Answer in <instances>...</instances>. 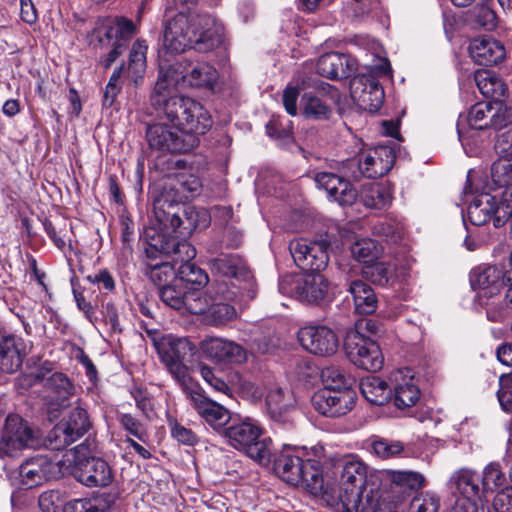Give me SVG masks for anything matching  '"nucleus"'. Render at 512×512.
<instances>
[{"label":"nucleus","instance_id":"f257e3e1","mask_svg":"<svg viewBox=\"0 0 512 512\" xmlns=\"http://www.w3.org/2000/svg\"><path fill=\"white\" fill-rule=\"evenodd\" d=\"M201 190V180L193 174L178 173L169 177L153 203L155 219L159 225L157 232H173L188 237L200 225L201 217L203 225H206L205 212L200 213L194 206L183 203L198 196Z\"/></svg>","mask_w":512,"mask_h":512},{"label":"nucleus","instance_id":"f03ea898","mask_svg":"<svg viewBox=\"0 0 512 512\" xmlns=\"http://www.w3.org/2000/svg\"><path fill=\"white\" fill-rule=\"evenodd\" d=\"M176 83L170 69L160 71L150 95L152 107L182 133L205 134L212 126L211 116L201 103L178 95Z\"/></svg>","mask_w":512,"mask_h":512},{"label":"nucleus","instance_id":"7ed1b4c3","mask_svg":"<svg viewBox=\"0 0 512 512\" xmlns=\"http://www.w3.org/2000/svg\"><path fill=\"white\" fill-rule=\"evenodd\" d=\"M224 40V27L213 16L206 13H178L165 26L164 46L167 51L178 54L187 48L207 53Z\"/></svg>","mask_w":512,"mask_h":512},{"label":"nucleus","instance_id":"20e7f679","mask_svg":"<svg viewBox=\"0 0 512 512\" xmlns=\"http://www.w3.org/2000/svg\"><path fill=\"white\" fill-rule=\"evenodd\" d=\"M148 238L146 254L149 258L164 254L182 263L177 271V280L181 284L185 282L200 288L209 283L206 271L191 262L196 256V249L186 240V237L178 233L153 230V234H148Z\"/></svg>","mask_w":512,"mask_h":512},{"label":"nucleus","instance_id":"39448f33","mask_svg":"<svg viewBox=\"0 0 512 512\" xmlns=\"http://www.w3.org/2000/svg\"><path fill=\"white\" fill-rule=\"evenodd\" d=\"M263 429L252 418L241 417L234 414L230 425L223 430V438L238 451L244 452L248 457L258 463L270 461V439L261 438Z\"/></svg>","mask_w":512,"mask_h":512},{"label":"nucleus","instance_id":"423d86ee","mask_svg":"<svg viewBox=\"0 0 512 512\" xmlns=\"http://www.w3.org/2000/svg\"><path fill=\"white\" fill-rule=\"evenodd\" d=\"M279 290L284 295L312 305H324L333 298L331 284L321 273L285 275L279 281Z\"/></svg>","mask_w":512,"mask_h":512},{"label":"nucleus","instance_id":"0eeeda50","mask_svg":"<svg viewBox=\"0 0 512 512\" xmlns=\"http://www.w3.org/2000/svg\"><path fill=\"white\" fill-rule=\"evenodd\" d=\"M135 33V26L131 20L115 18L107 20L93 30L91 44L94 47H110L109 53L100 58V63L108 69L127 48V42Z\"/></svg>","mask_w":512,"mask_h":512},{"label":"nucleus","instance_id":"6e6552de","mask_svg":"<svg viewBox=\"0 0 512 512\" xmlns=\"http://www.w3.org/2000/svg\"><path fill=\"white\" fill-rule=\"evenodd\" d=\"M156 349L162 363L180 384L182 390L195 384L189 376L186 359L193 355L195 347L185 337L167 335L156 342Z\"/></svg>","mask_w":512,"mask_h":512},{"label":"nucleus","instance_id":"1a4fd4ad","mask_svg":"<svg viewBox=\"0 0 512 512\" xmlns=\"http://www.w3.org/2000/svg\"><path fill=\"white\" fill-rule=\"evenodd\" d=\"M512 214V185L501 193L498 202L496 196L482 193L474 198L468 207V218L475 226H481L493 220L495 227L503 226Z\"/></svg>","mask_w":512,"mask_h":512},{"label":"nucleus","instance_id":"9d476101","mask_svg":"<svg viewBox=\"0 0 512 512\" xmlns=\"http://www.w3.org/2000/svg\"><path fill=\"white\" fill-rule=\"evenodd\" d=\"M361 329H363L362 324L347 332L344 341L346 355L357 367L376 372L384 363L382 352L375 341L360 332Z\"/></svg>","mask_w":512,"mask_h":512},{"label":"nucleus","instance_id":"9b49d317","mask_svg":"<svg viewBox=\"0 0 512 512\" xmlns=\"http://www.w3.org/2000/svg\"><path fill=\"white\" fill-rule=\"evenodd\" d=\"M92 423L86 409L77 406L73 408L67 418L54 426L47 435V446L51 450H63L84 436L91 428Z\"/></svg>","mask_w":512,"mask_h":512},{"label":"nucleus","instance_id":"f8f14e48","mask_svg":"<svg viewBox=\"0 0 512 512\" xmlns=\"http://www.w3.org/2000/svg\"><path fill=\"white\" fill-rule=\"evenodd\" d=\"M146 138L152 149L170 153H187L199 144L197 136L182 133L175 127L164 123L149 125L146 130Z\"/></svg>","mask_w":512,"mask_h":512},{"label":"nucleus","instance_id":"ddd939ff","mask_svg":"<svg viewBox=\"0 0 512 512\" xmlns=\"http://www.w3.org/2000/svg\"><path fill=\"white\" fill-rule=\"evenodd\" d=\"M396 156L389 146H377L359 154L351 162L358 170H353L351 178L359 180L361 177L379 178L387 174L394 165Z\"/></svg>","mask_w":512,"mask_h":512},{"label":"nucleus","instance_id":"4468645a","mask_svg":"<svg viewBox=\"0 0 512 512\" xmlns=\"http://www.w3.org/2000/svg\"><path fill=\"white\" fill-rule=\"evenodd\" d=\"M38 440L28 423L18 415L6 418L4 431L0 437V457H15L24 448H34Z\"/></svg>","mask_w":512,"mask_h":512},{"label":"nucleus","instance_id":"2eb2a0df","mask_svg":"<svg viewBox=\"0 0 512 512\" xmlns=\"http://www.w3.org/2000/svg\"><path fill=\"white\" fill-rule=\"evenodd\" d=\"M183 392L205 422L220 436H223V430L230 425L234 414H231L222 405L205 397L196 383L187 387Z\"/></svg>","mask_w":512,"mask_h":512},{"label":"nucleus","instance_id":"dca6fc26","mask_svg":"<svg viewBox=\"0 0 512 512\" xmlns=\"http://www.w3.org/2000/svg\"><path fill=\"white\" fill-rule=\"evenodd\" d=\"M326 242H308L294 239L289 243V251L294 263L307 273H320L329 262Z\"/></svg>","mask_w":512,"mask_h":512},{"label":"nucleus","instance_id":"f3484780","mask_svg":"<svg viewBox=\"0 0 512 512\" xmlns=\"http://www.w3.org/2000/svg\"><path fill=\"white\" fill-rule=\"evenodd\" d=\"M326 242H308L294 239L289 243V251L294 263L307 273H320L329 262Z\"/></svg>","mask_w":512,"mask_h":512},{"label":"nucleus","instance_id":"a211bd4d","mask_svg":"<svg viewBox=\"0 0 512 512\" xmlns=\"http://www.w3.org/2000/svg\"><path fill=\"white\" fill-rule=\"evenodd\" d=\"M48 372L49 369L45 370L43 365L35 374V379L46 390L49 411H59L69 406L70 398L74 394L75 388L64 373L55 372L46 376Z\"/></svg>","mask_w":512,"mask_h":512},{"label":"nucleus","instance_id":"6ab92c4d","mask_svg":"<svg viewBox=\"0 0 512 512\" xmlns=\"http://www.w3.org/2000/svg\"><path fill=\"white\" fill-rule=\"evenodd\" d=\"M356 401L354 390L320 389L311 399L314 409L325 417H341L349 413Z\"/></svg>","mask_w":512,"mask_h":512},{"label":"nucleus","instance_id":"aec40b11","mask_svg":"<svg viewBox=\"0 0 512 512\" xmlns=\"http://www.w3.org/2000/svg\"><path fill=\"white\" fill-rule=\"evenodd\" d=\"M159 297L167 306L175 309H185L191 314L201 315L206 309L205 297L198 289L187 290L177 279L170 285H164L159 290Z\"/></svg>","mask_w":512,"mask_h":512},{"label":"nucleus","instance_id":"412c9836","mask_svg":"<svg viewBox=\"0 0 512 512\" xmlns=\"http://www.w3.org/2000/svg\"><path fill=\"white\" fill-rule=\"evenodd\" d=\"M506 271L495 265H480L470 272V284L478 291L482 305H489L488 300L499 295L505 287Z\"/></svg>","mask_w":512,"mask_h":512},{"label":"nucleus","instance_id":"4be33fe9","mask_svg":"<svg viewBox=\"0 0 512 512\" xmlns=\"http://www.w3.org/2000/svg\"><path fill=\"white\" fill-rule=\"evenodd\" d=\"M298 340L305 350L322 357L334 355L339 347V340L335 332L322 325L301 328L298 332Z\"/></svg>","mask_w":512,"mask_h":512},{"label":"nucleus","instance_id":"5701e85b","mask_svg":"<svg viewBox=\"0 0 512 512\" xmlns=\"http://www.w3.org/2000/svg\"><path fill=\"white\" fill-rule=\"evenodd\" d=\"M509 117L502 112L501 103L482 101L470 107L465 121L471 129L501 130L509 125Z\"/></svg>","mask_w":512,"mask_h":512},{"label":"nucleus","instance_id":"b1692460","mask_svg":"<svg viewBox=\"0 0 512 512\" xmlns=\"http://www.w3.org/2000/svg\"><path fill=\"white\" fill-rule=\"evenodd\" d=\"M351 96L356 104L369 112H376L384 102V90L377 79L358 75L350 82Z\"/></svg>","mask_w":512,"mask_h":512},{"label":"nucleus","instance_id":"393cba45","mask_svg":"<svg viewBox=\"0 0 512 512\" xmlns=\"http://www.w3.org/2000/svg\"><path fill=\"white\" fill-rule=\"evenodd\" d=\"M299 457L293 446L284 445L274 458L273 469L275 474L286 483L294 486L301 485L306 489L307 474L304 472L306 466H303Z\"/></svg>","mask_w":512,"mask_h":512},{"label":"nucleus","instance_id":"a878e982","mask_svg":"<svg viewBox=\"0 0 512 512\" xmlns=\"http://www.w3.org/2000/svg\"><path fill=\"white\" fill-rule=\"evenodd\" d=\"M212 272L222 276L243 282L249 288V298L255 297V291L251 290L254 284V277L246 262L238 254H220L209 261Z\"/></svg>","mask_w":512,"mask_h":512},{"label":"nucleus","instance_id":"bb28decb","mask_svg":"<svg viewBox=\"0 0 512 512\" xmlns=\"http://www.w3.org/2000/svg\"><path fill=\"white\" fill-rule=\"evenodd\" d=\"M74 477L87 487H106L114 479L110 465L103 459L89 457L79 461L74 468Z\"/></svg>","mask_w":512,"mask_h":512},{"label":"nucleus","instance_id":"cd10ccee","mask_svg":"<svg viewBox=\"0 0 512 512\" xmlns=\"http://www.w3.org/2000/svg\"><path fill=\"white\" fill-rule=\"evenodd\" d=\"M295 453H297L303 466L305 474H307L306 490L315 496L323 491V475L321 463L324 458V449L321 446H313L310 449L306 447L293 446Z\"/></svg>","mask_w":512,"mask_h":512},{"label":"nucleus","instance_id":"c85d7f7f","mask_svg":"<svg viewBox=\"0 0 512 512\" xmlns=\"http://www.w3.org/2000/svg\"><path fill=\"white\" fill-rule=\"evenodd\" d=\"M29 353L26 341L14 334L0 337V371L14 373L21 368L23 360Z\"/></svg>","mask_w":512,"mask_h":512},{"label":"nucleus","instance_id":"c756f323","mask_svg":"<svg viewBox=\"0 0 512 512\" xmlns=\"http://www.w3.org/2000/svg\"><path fill=\"white\" fill-rule=\"evenodd\" d=\"M207 357L220 363L242 364L247 360V351L239 344L223 338H210L202 342Z\"/></svg>","mask_w":512,"mask_h":512},{"label":"nucleus","instance_id":"7c9ffc66","mask_svg":"<svg viewBox=\"0 0 512 512\" xmlns=\"http://www.w3.org/2000/svg\"><path fill=\"white\" fill-rule=\"evenodd\" d=\"M314 180L318 188L325 190L329 197L341 205H352L357 198V192L351 183L334 173L318 172Z\"/></svg>","mask_w":512,"mask_h":512},{"label":"nucleus","instance_id":"2f4dec72","mask_svg":"<svg viewBox=\"0 0 512 512\" xmlns=\"http://www.w3.org/2000/svg\"><path fill=\"white\" fill-rule=\"evenodd\" d=\"M57 465L47 456L38 455L19 467L21 482L27 488L41 485L55 477Z\"/></svg>","mask_w":512,"mask_h":512},{"label":"nucleus","instance_id":"473e14b6","mask_svg":"<svg viewBox=\"0 0 512 512\" xmlns=\"http://www.w3.org/2000/svg\"><path fill=\"white\" fill-rule=\"evenodd\" d=\"M266 408L270 418L281 424L293 425L291 412L293 411L295 399L289 389L271 387L266 395Z\"/></svg>","mask_w":512,"mask_h":512},{"label":"nucleus","instance_id":"72a5a7b5","mask_svg":"<svg viewBox=\"0 0 512 512\" xmlns=\"http://www.w3.org/2000/svg\"><path fill=\"white\" fill-rule=\"evenodd\" d=\"M316 69L318 74L328 79H346L355 71V63L346 54L330 52L318 59Z\"/></svg>","mask_w":512,"mask_h":512},{"label":"nucleus","instance_id":"f704fd0d","mask_svg":"<svg viewBox=\"0 0 512 512\" xmlns=\"http://www.w3.org/2000/svg\"><path fill=\"white\" fill-rule=\"evenodd\" d=\"M469 53L475 63L483 66L497 65L505 58V48L494 38H476L469 46Z\"/></svg>","mask_w":512,"mask_h":512},{"label":"nucleus","instance_id":"c9c22d12","mask_svg":"<svg viewBox=\"0 0 512 512\" xmlns=\"http://www.w3.org/2000/svg\"><path fill=\"white\" fill-rule=\"evenodd\" d=\"M365 492V488L353 487L352 485L343 486L342 483H326L323 481V491L319 493L328 505L335 507L341 504L343 509L355 507V499L361 493Z\"/></svg>","mask_w":512,"mask_h":512},{"label":"nucleus","instance_id":"e433bc0d","mask_svg":"<svg viewBox=\"0 0 512 512\" xmlns=\"http://www.w3.org/2000/svg\"><path fill=\"white\" fill-rule=\"evenodd\" d=\"M450 481L469 502H477L484 495L482 485H479L480 477L475 471L462 468L453 474Z\"/></svg>","mask_w":512,"mask_h":512},{"label":"nucleus","instance_id":"4c0bfd02","mask_svg":"<svg viewBox=\"0 0 512 512\" xmlns=\"http://www.w3.org/2000/svg\"><path fill=\"white\" fill-rule=\"evenodd\" d=\"M474 80L482 95L491 98L492 102L502 103V98L507 92V85L493 71L477 70Z\"/></svg>","mask_w":512,"mask_h":512},{"label":"nucleus","instance_id":"58836bf2","mask_svg":"<svg viewBox=\"0 0 512 512\" xmlns=\"http://www.w3.org/2000/svg\"><path fill=\"white\" fill-rule=\"evenodd\" d=\"M349 292L354 301L355 310L362 315H369L377 308V297L374 290L362 280H353L349 284Z\"/></svg>","mask_w":512,"mask_h":512},{"label":"nucleus","instance_id":"ea45409f","mask_svg":"<svg viewBox=\"0 0 512 512\" xmlns=\"http://www.w3.org/2000/svg\"><path fill=\"white\" fill-rule=\"evenodd\" d=\"M360 390L364 398L374 405H384L392 397V389L386 381L377 376L362 378Z\"/></svg>","mask_w":512,"mask_h":512},{"label":"nucleus","instance_id":"a19ab883","mask_svg":"<svg viewBox=\"0 0 512 512\" xmlns=\"http://www.w3.org/2000/svg\"><path fill=\"white\" fill-rule=\"evenodd\" d=\"M362 275L373 284L393 287L398 281L394 265L385 262H373L362 269Z\"/></svg>","mask_w":512,"mask_h":512},{"label":"nucleus","instance_id":"79ce46f5","mask_svg":"<svg viewBox=\"0 0 512 512\" xmlns=\"http://www.w3.org/2000/svg\"><path fill=\"white\" fill-rule=\"evenodd\" d=\"M361 200L368 208L385 209L392 202L390 187L384 183H370L361 193Z\"/></svg>","mask_w":512,"mask_h":512},{"label":"nucleus","instance_id":"37998d69","mask_svg":"<svg viewBox=\"0 0 512 512\" xmlns=\"http://www.w3.org/2000/svg\"><path fill=\"white\" fill-rule=\"evenodd\" d=\"M301 112L307 119L327 120L332 114L331 107L312 92H305L301 98Z\"/></svg>","mask_w":512,"mask_h":512},{"label":"nucleus","instance_id":"c03bdc74","mask_svg":"<svg viewBox=\"0 0 512 512\" xmlns=\"http://www.w3.org/2000/svg\"><path fill=\"white\" fill-rule=\"evenodd\" d=\"M118 494L115 492H104L95 495L91 499H78L74 502L73 508L76 512H110L114 507Z\"/></svg>","mask_w":512,"mask_h":512},{"label":"nucleus","instance_id":"a18cd8bd","mask_svg":"<svg viewBox=\"0 0 512 512\" xmlns=\"http://www.w3.org/2000/svg\"><path fill=\"white\" fill-rule=\"evenodd\" d=\"M335 483H342L343 486L367 487L366 466L359 460H348L344 462L340 477Z\"/></svg>","mask_w":512,"mask_h":512},{"label":"nucleus","instance_id":"49530a36","mask_svg":"<svg viewBox=\"0 0 512 512\" xmlns=\"http://www.w3.org/2000/svg\"><path fill=\"white\" fill-rule=\"evenodd\" d=\"M321 379L324 384L323 389L331 390H353L352 387L356 380L344 369L338 366H328L322 369Z\"/></svg>","mask_w":512,"mask_h":512},{"label":"nucleus","instance_id":"de8ad7c7","mask_svg":"<svg viewBox=\"0 0 512 512\" xmlns=\"http://www.w3.org/2000/svg\"><path fill=\"white\" fill-rule=\"evenodd\" d=\"M183 78L193 87L213 88L218 79V72L209 63L200 62L193 66Z\"/></svg>","mask_w":512,"mask_h":512},{"label":"nucleus","instance_id":"09e8293b","mask_svg":"<svg viewBox=\"0 0 512 512\" xmlns=\"http://www.w3.org/2000/svg\"><path fill=\"white\" fill-rule=\"evenodd\" d=\"M206 309L201 314L206 315V320L215 326L226 324L236 319L237 311L231 302L215 301L211 305L205 299Z\"/></svg>","mask_w":512,"mask_h":512},{"label":"nucleus","instance_id":"8fccbe9b","mask_svg":"<svg viewBox=\"0 0 512 512\" xmlns=\"http://www.w3.org/2000/svg\"><path fill=\"white\" fill-rule=\"evenodd\" d=\"M425 479L414 471H393L391 473V490L393 492H412L423 487Z\"/></svg>","mask_w":512,"mask_h":512},{"label":"nucleus","instance_id":"3c124183","mask_svg":"<svg viewBox=\"0 0 512 512\" xmlns=\"http://www.w3.org/2000/svg\"><path fill=\"white\" fill-rule=\"evenodd\" d=\"M420 398V390L414 383L413 377L403 379L394 387V404L399 409L414 406Z\"/></svg>","mask_w":512,"mask_h":512},{"label":"nucleus","instance_id":"603ef678","mask_svg":"<svg viewBox=\"0 0 512 512\" xmlns=\"http://www.w3.org/2000/svg\"><path fill=\"white\" fill-rule=\"evenodd\" d=\"M144 273L151 279L156 285H162L167 282L172 276L175 275L173 266L163 260L157 261L161 257H169L168 255L158 254L156 258H149L147 254Z\"/></svg>","mask_w":512,"mask_h":512},{"label":"nucleus","instance_id":"864d4df0","mask_svg":"<svg viewBox=\"0 0 512 512\" xmlns=\"http://www.w3.org/2000/svg\"><path fill=\"white\" fill-rule=\"evenodd\" d=\"M43 226L45 232L58 249L63 252H66V250H72L71 240L68 238L72 228L67 221L63 220L58 223H53L52 221L45 219L43 221Z\"/></svg>","mask_w":512,"mask_h":512},{"label":"nucleus","instance_id":"5fc2aeb1","mask_svg":"<svg viewBox=\"0 0 512 512\" xmlns=\"http://www.w3.org/2000/svg\"><path fill=\"white\" fill-rule=\"evenodd\" d=\"M146 52L147 45L145 41L137 40L134 42L129 53L128 73L131 75L134 83L142 79L146 70Z\"/></svg>","mask_w":512,"mask_h":512},{"label":"nucleus","instance_id":"6e6d98bb","mask_svg":"<svg viewBox=\"0 0 512 512\" xmlns=\"http://www.w3.org/2000/svg\"><path fill=\"white\" fill-rule=\"evenodd\" d=\"M352 257L363 264L370 265L381 255V247L369 238L359 239L351 246Z\"/></svg>","mask_w":512,"mask_h":512},{"label":"nucleus","instance_id":"4d7b16f0","mask_svg":"<svg viewBox=\"0 0 512 512\" xmlns=\"http://www.w3.org/2000/svg\"><path fill=\"white\" fill-rule=\"evenodd\" d=\"M491 176L495 184L504 187L512 186V152L501 155L492 165Z\"/></svg>","mask_w":512,"mask_h":512},{"label":"nucleus","instance_id":"13d9d810","mask_svg":"<svg viewBox=\"0 0 512 512\" xmlns=\"http://www.w3.org/2000/svg\"><path fill=\"white\" fill-rule=\"evenodd\" d=\"M380 492L374 485L365 487V492L355 499V507H348L346 512H377L381 503L379 502Z\"/></svg>","mask_w":512,"mask_h":512},{"label":"nucleus","instance_id":"bf43d9fd","mask_svg":"<svg viewBox=\"0 0 512 512\" xmlns=\"http://www.w3.org/2000/svg\"><path fill=\"white\" fill-rule=\"evenodd\" d=\"M116 420L121 428L130 436L135 437L141 442H146L149 434L146 426L130 413L117 412Z\"/></svg>","mask_w":512,"mask_h":512},{"label":"nucleus","instance_id":"052dcab7","mask_svg":"<svg viewBox=\"0 0 512 512\" xmlns=\"http://www.w3.org/2000/svg\"><path fill=\"white\" fill-rule=\"evenodd\" d=\"M505 482L506 476L498 462H491L483 469L481 483L484 494L493 492L498 487L503 486Z\"/></svg>","mask_w":512,"mask_h":512},{"label":"nucleus","instance_id":"680f3d73","mask_svg":"<svg viewBox=\"0 0 512 512\" xmlns=\"http://www.w3.org/2000/svg\"><path fill=\"white\" fill-rule=\"evenodd\" d=\"M469 18L485 30H493L497 25L496 13L487 4L474 6L468 11Z\"/></svg>","mask_w":512,"mask_h":512},{"label":"nucleus","instance_id":"e2e57ef3","mask_svg":"<svg viewBox=\"0 0 512 512\" xmlns=\"http://www.w3.org/2000/svg\"><path fill=\"white\" fill-rule=\"evenodd\" d=\"M242 287L236 286L232 281L222 280L212 285L215 301L236 302L242 296Z\"/></svg>","mask_w":512,"mask_h":512},{"label":"nucleus","instance_id":"0e129e2a","mask_svg":"<svg viewBox=\"0 0 512 512\" xmlns=\"http://www.w3.org/2000/svg\"><path fill=\"white\" fill-rule=\"evenodd\" d=\"M372 450L381 459H391L403 452L404 444L401 441L379 438L373 440Z\"/></svg>","mask_w":512,"mask_h":512},{"label":"nucleus","instance_id":"69168bd1","mask_svg":"<svg viewBox=\"0 0 512 512\" xmlns=\"http://www.w3.org/2000/svg\"><path fill=\"white\" fill-rule=\"evenodd\" d=\"M123 66L117 67L110 76V79L105 87L102 104L104 107H111L117 95L122 90L121 75Z\"/></svg>","mask_w":512,"mask_h":512},{"label":"nucleus","instance_id":"338daca9","mask_svg":"<svg viewBox=\"0 0 512 512\" xmlns=\"http://www.w3.org/2000/svg\"><path fill=\"white\" fill-rule=\"evenodd\" d=\"M439 498L432 494H422L414 497L409 512H438Z\"/></svg>","mask_w":512,"mask_h":512},{"label":"nucleus","instance_id":"774afa93","mask_svg":"<svg viewBox=\"0 0 512 512\" xmlns=\"http://www.w3.org/2000/svg\"><path fill=\"white\" fill-rule=\"evenodd\" d=\"M488 512H512V486L503 488L495 495Z\"/></svg>","mask_w":512,"mask_h":512}]
</instances>
